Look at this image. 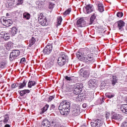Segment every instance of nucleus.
<instances>
[{"instance_id": "44", "label": "nucleus", "mask_w": 127, "mask_h": 127, "mask_svg": "<svg viewBox=\"0 0 127 127\" xmlns=\"http://www.w3.org/2000/svg\"><path fill=\"white\" fill-rule=\"evenodd\" d=\"M16 87H18V83H14L11 85V88H16Z\"/></svg>"}, {"instance_id": "51", "label": "nucleus", "mask_w": 127, "mask_h": 127, "mask_svg": "<svg viewBox=\"0 0 127 127\" xmlns=\"http://www.w3.org/2000/svg\"><path fill=\"white\" fill-rule=\"evenodd\" d=\"M36 41V40H35V39H34V37H32V45H33V44H34V43H35Z\"/></svg>"}, {"instance_id": "2", "label": "nucleus", "mask_w": 127, "mask_h": 127, "mask_svg": "<svg viewBox=\"0 0 127 127\" xmlns=\"http://www.w3.org/2000/svg\"><path fill=\"white\" fill-rule=\"evenodd\" d=\"M71 109V104L66 101L62 102L59 107V110L62 116H66Z\"/></svg>"}, {"instance_id": "39", "label": "nucleus", "mask_w": 127, "mask_h": 127, "mask_svg": "<svg viewBox=\"0 0 127 127\" xmlns=\"http://www.w3.org/2000/svg\"><path fill=\"white\" fill-rule=\"evenodd\" d=\"M8 3L10 4V5H12L14 3L15 0H8Z\"/></svg>"}, {"instance_id": "63", "label": "nucleus", "mask_w": 127, "mask_h": 127, "mask_svg": "<svg viewBox=\"0 0 127 127\" xmlns=\"http://www.w3.org/2000/svg\"><path fill=\"white\" fill-rule=\"evenodd\" d=\"M82 127H85V126H82Z\"/></svg>"}, {"instance_id": "33", "label": "nucleus", "mask_w": 127, "mask_h": 127, "mask_svg": "<svg viewBox=\"0 0 127 127\" xmlns=\"http://www.w3.org/2000/svg\"><path fill=\"white\" fill-rule=\"evenodd\" d=\"M65 79L68 83H70V82H72L73 81V79H72L71 77H68V76H66L65 77Z\"/></svg>"}, {"instance_id": "27", "label": "nucleus", "mask_w": 127, "mask_h": 127, "mask_svg": "<svg viewBox=\"0 0 127 127\" xmlns=\"http://www.w3.org/2000/svg\"><path fill=\"white\" fill-rule=\"evenodd\" d=\"M7 63L6 62H1L0 63V68H1L2 69H3V68H5V67L6 66Z\"/></svg>"}, {"instance_id": "32", "label": "nucleus", "mask_w": 127, "mask_h": 127, "mask_svg": "<svg viewBox=\"0 0 127 127\" xmlns=\"http://www.w3.org/2000/svg\"><path fill=\"white\" fill-rule=\"evenodd\" d=\"M10 38V36H9V34H7L6 33L5 36L4 37V40H5V41H7Z\"/></svg>"}, {"instance_id": "14", "label": "nucleus", "mask_w": 127, "mask_h": 127, "mask_svg": "<svg viewBox=\"0 0 127 127\" xmlns=\"http://www.w3.org/2000/svg\"><path fill=\"white\" fill-rule=\"evenodd\" d=\"M88 85L90 87H96L98 85V81L95 79H90L88 81Z\"/></svg>"}, {"instance_id": "55", "label": "nucleus", "mask_w": 127, "mask_h": 127, "mask_svg": "<svg viewBox=\"0 0 127 127\" xmlns=\"http://www.w3.org/2000/svg\"><path fill=\"white\" fill-rule=\"evenodd\" d=\"M54 127H63L60 126L59 125L55 124Z\"/></svg>"}, {"instance_id": "13", "label": "nucleus", "mask_w": 127, "mask_h": 127, "mask_svg": "<svg viewBox=\"0 0 127 127\" xmlns=\"http://www.w3.org/2000/svg\"><path fill=\"white\" fill-rule=\"evenodd\" d=\"M0 123H3L4 125L5 124H9V116L8 114H5L2 117V119L0 121Z\"/></svg>"}, {"instance_id": "52", "label": "nucleus", "mask_w": 127, "mask_h": 127, "mask_svg": "<svg viewBox=\"0 0 127 127\" xmlns=\"http://www.w3.org/2000/svg\"><path fill=\"white\" fill-rule=\"evenodd\" d=\"M82 107H83V108H84V109H86V108H87V104L84 103L82 105Z\"/></svg>"}, {"instance_id": "15", "label": "nucleus", "mask_w": 127, "mask_h": 127, "mask_svg": "<svg viewBox=\"0 0 127 127\" xmlns=\"http://www.w3.org/2000/svg\"><path fill=\"white\" fill-rule=\"evenodd\" d=\"M111 119L112 121H121L122 116L119 114L115 113L112 116Z\"/></svg>"}, {"instance_id": "10", "label": "nucleus", "mask_w": 127, "mask_h": 127, "mask_svg": "<svg viewBox=\"0 0 127 127\" xmlns=\"http://www.w3.org/2000/svg\"><path fill=\"white\" fill-rule=\"evenodd\" d=\"M53 47L52 45L49 44L44 49L43 52L44 54L49 55L52 52Z\"/></svg>"}, {"instance_id": "23", "label": "nucleus", "mask_w": 127, "mask_h": 127, "mask_svg": "<svg viewBox=\"0 0 127 127\" xmlns=\"http://www.w3.org/2000/svg\"><path fill=\"white\" fill-rule=\"evenodd\" d=\"M23 18H25V19H27L28 20L29 19H30V14H29L28 12H24L23 14Z\"/></svg>"}, {"instance_id": "31", "label": "nucleus", "mask_w": 127, "mask_h": 127, "mask_svg": "<svg viewBox=\"0 0 127 127\" xmlns=\"http://www.w3.org/2000/svg\"><path fill=\"white\" fill-rule=\"evenodd\" d=\"M53 64H54V62H53L52 61H51L47 63L46 65L48 66V68H50V67L53 66Z\"/></svg>"}, {"instance_id": "34", "label": "nucleus", "mask_w": 127, "mask_h": 127, "mask_svg": "<svg viewBox=\"0 0 127 127\" xmlns=\"http://www.w3.org/2000/svg\"><path fill=\"white\" fill-rule=\"evenodd\" d=\"M5 34H6V33L5 32H1L0 33V38H4V36H5Z\"/></svg>"}, {"instance_id": "25", "label": "nucleus", "mask_w": 127, "mask_h": 127, "mask_svg": "<svg viewBox=\"0 0 127 127\" xmlns=\"http://www.w3.org/2000/svg\"><path fill=\"white\" fill-rule=\"evenodd\" d=\"M26 86V82L24 80L22 83H18V89H22Z\"/></svg>"}, {"instance_id": "40", "label": "nucleus", "mask_w": 127, "mask_h": 127, "mask_svg": "<svg viewBox=\"0 0 127 127\" xmlns=\"http://www.w3.org/2000/svg\"><path fill=\"white\" fill-rule=\"evenodd\" d=\"M28 88H31L32 87V80H29L28 83Z\"/></svg>"}, {"instance_id": "35", "label": "nucleus", "mask_w": 127, "mask_h": 127, "mask_svg": "<svg viewBox=\"0 0 127 127\" xmlns=\"http://www.w3.org/2000/svg\"><path fill=\"white\" fill-rule=\"evenodd\" d=\"M13 45L12 44V42H8L7 44V47H8V48H12Z\"/></svg>"}, {"instance_id": "37", "label": "nucleus", "mask_w": 127, "mask_h": 127, "mask_svg": "<svg viewBox=\"0 0 127 127\" xmlns=\"http://www.w3.org/2000/svg\"><path fill=\"white\" fill-rule=\"evenodd\" d=\"M70 12H71V8H68L64 13V15H67V14H69Z\"/></svg>"}, {"instance_id": "20", "label": "nucleus", "mask_w": 127, "mask_h": 127, "mask_svg": "<svg viewBox=\"0 0 127 127\" xmlns=\"http://www.w3.org/2000/svg\"><path fill=\"white\" fill-rule=\"evenodd\" d=\"M39 22L42 26H47V25H48V20H47V19L43 21H40V22Z\"/></svg>"}, {"instance_id": "21", "label": "nucleus", "mask_w": 127, "mask_h": 127, "mask_svg": "<svg viewBox=\"0 0 127 127\" xmlns=\"http://www.w3.org/2000/svg\"><path fill=\"white\" fill-rule=\"evenodd\" d=\"M38 19L39 22H40V21H42L46 19V17H45V16H44V15H43V14L41 13L39 15V16L38 18Z\"/></svg>"}, {"instance_id": "8", "label": "nucleus", "mask_w": 127, "mask_h": 127, "mask_svg": "<svg viewBox=\"0 0 127 127\" xmlns=\"http://www.w3.org/2000/svg\"><path fill=\"white\" fill-rule=\"evenodd\" d=\"M91 125L92 127H101L105 126L104 121L100 119H97L94 122L91 123Z\"/></svg>"}, {"instance_id": "28", "label": "nucleus", "mask_w": 127, "mask_h": 127, "mask_svg": "<svg viewBox=\"0 0 127 127\" xmlns=\"http://www.w3.org/2000/svg\"><path fill=\"white\" fill-rule=\"evenodd\" d=\"M12 35L14 36L17 33V29L16 28L13 27L11 30Z\"/></svg>"}, {"instance_id": "38", "label": "nucleus", "mask_w": 127, "mask_h": 127, "mask_svg": "<svg viewBox=\"0 0 127 127\" xmlns=\"http://www.w3.org/2000/svg\"><path fill=\"white\" fill-rule=\"evenodd\" d=\"M117 16L119 18L123 17L124 16V13L122 12H118L117 14Z\"/></svg>"}, {"instance_id": "60", "label": "nucleus", "mask_w": 127, "mask_h": 127, "mask_svg": "<svg viewBox=\"0 0 127 127\" xmlns=\"http://www.w3.org/2000/svg\"><path fill=\"white\" fill-rule=\"evenodd\" d=\"M101 103H104V98H102Z\"/></svg>"}, {"instance_id": "42", "label": "nucleus", "mask_w": 127, "mask_h": 127, "mask_svg": "<svg viewBox=\"0 0 127 127\" xmlns=\"http://www.w3.org/2000/svg\"><path fill=\"white\" fill-rule=\"evenodd\" d=\"M55 109V105L52 104L51 106V108H50V111L51 112H53V111H54V109Z\"/></svg>"}, {"instance_id": "50", "label": "nucleus", "mask_w": 127, "mask_h": 127, "mask_svg": "<svg viewBox=\"0 0 127 127\" xmlns=\"http://www.w3.org/2000/svg\"><path fill=\"white\" fill-rule=\"evenodd\" d=\"M36 31H37L39 34H40V33H41V29H37L36 30Z\"/></svg>"}, {"instance_id": "12", "label": "nucleus", "mask_w": 127, "mask_h": 127, "mask_svg": "<svg viewBox=\"0 0 127 127\" xmlns=\"http://www.w3.org/2000/svg\"><path fill=\"white\" fill-rule=\"evenodd\" d=\"M89 76H90V73L88 72V70L83 71L82 69L80 70V78H88Z\"/></svg>"}, {"instance_id": "46", "label": "nucleus", "mask_w": 127, "mask_h": 127, "mask_svg": "<svg viewBox=\"0 0 127 127\" xmlns=\"http://www.w3.org/2000/svg\"><path fill=\"white\" fill-rule=\"evenodd\" d=\"M122 127H127V122H124L122 124Z\"/></svg>"}, {"instance_id": "17", "label": "nucleus", "mask_w": 127, "mask_h": 127, "mask_svg": "<svg viewBox=\"0 0 127 127\" xmlns=\"http://www.w3.org/2000/svg\"><path fill=\"white\" fill-rule=\"evenodd\" d=\"M118 23V27L119 28V29L121 30L124 26H125V24H126V23L124 22L123 20H120L117 22Z\"/></svg>"}, {"instance_id": "41", "label": "nucleus", "mask_w": 127, "mask_h": 127, "mask_svg": "<svg viewBox=\"0 0 127 127\" xmlns=\"http://www.w3.org/2000/svg\"><path fill=\"white\" fill-rule=\"evenodd\" d=\"M106 96L109 99H112V98H114L115 96L114 95H109V94H106Z\"/></svg>"}, {"instance_id": "1", "label": "nucleus", "mask_w": 127, "mask_h": 127, "mask_svg": "<svg viewBox=\"0 0 127 127\" xmlns=\"http://www.w3.org/2000/svg\"><path fill=\"white\" fill-rule=\"evenodd\" d=\"M93 53H91V51L89 49L86 48L82 49L80 52L76 53V57L79 60L85 62L87 64H93L95 62V59L93 58Z\"/></svg>"}, {"instance_id": "26", "label": "nucleus", "mask_w": 127, "mask_h": 127, "mask_svg": "<svg viewBox=\"0 0 127 127\" xmlns=\"http://www.w3.org/2000/svg\"><path fill=\"white\" fill-rule=\"evenodd\" d=\"M48 108H49V105H46L45 106H44L43 108H42L41 111L42 112H41V114H44L47 110H48Z\"/></svg>"}, {"instance_id": "29", "label": "nucleus", "mask_w": 127, "mask_h": 127, "mask_svg": "<svg viewBox=\"0 0 127 127\" xmlns=\"http://www.w3.org/2000/svg\"><path fill=\"white\" fill-rule=\"evenodd\" d=\"M95 19H96V16H95V15H94L91 16V17H90V20L89 24L90 25H91V24H92L93 22H94V20H95Z\"/></svg>"}, {"instance_id": "64", "label": "nucleus", "mask_w": 127, "mask_h": 127, "mask_svg": "<svg viewBox=\"0 0 127 127\" xmlns=\"http://www.w3.org/2000/svg\"><path fill=\"white\" fill-rule=\"evenodd\" d=\"M92 52H94V51H92Z\"/></svg>"}, {"instance_id": "3", "label": "nucleus", "mask_w": 127, "mask_h": 127, "mask_svg": "<svg viewBox=\"0 0 127 127\" xmlns=\"http://www.w3.org/2000/svg\"><path fill=\"white\" fill-rule=\"evenodd\" d=\"M66 63H68V56L66 55H63L58 58V64L60 66H63Z\"/></svg>"}, {"instance_id": "45", "label": "nucleus", "mask_w": 127, "mask_h": 127, "mask_svg": "<svg viewBox=\"0 0 127 127\" xmlns=\"http://www.w3.org/2000/svg\"><path fill=\"white\" fill-rule=\"evenodd\" d=\"M105 117L107 120H109L110 118V113H107L106 114H105Z\"/></svg>"}, {"instance_id": "43", "label": "nucleus", "mask_w": 127, "mask_h": 127, "mask_svg": "<svg viewBox=\"0 0 127 127\" xmlns=\"http://www.w3.org/2000/svg\"><path fill=\"white\" fill-rule=\"evenodd\" d=\"M25 61H26L25 58H23L21 59L20 63L21 64H23V63H24V62H25Z\"/></svg>"}, {"instance_id": "62", "label": "nucleus", "mask_w": 127, "mask_h": 127, "mask_svg": "<svg viewBox=\"0 0 127 127\" xmlns=\"http://www.w3.org/2000/svg\"><path fill=\"white\" fill-rule=\"evenodd\" d=\"M52 1H54V0H51Z\"/></svg>"}, {"instance_id": "56", "label": "nucleus", "mask_w": 127, "mask_h": 127, "mask_svg": "<svg viewBox=\"0 0 127 127\" xmlns=\"http://www.w3.org/2000/svg\"><path fill=\"white\" fill-rule=\"evenodd\" d=\"M36 82L35 81H32V86H35Z\"/></svg>"}, {"instance_id": "5", "label": "nucleus", "mask_w": 127, "mask_h": 127, "mask_svg": "<svg viewBox=\"0 0 127 127\" xmlns=\"http://www.w3.org/2000/svg\"><path fill=\"white\" fill-rule=\"evenodd\" d=\"M0 20L1 24L7 27L12 24V21L11 19H7L5 17H2Z\"/></svg>"}, {"instance_id": "7", "label": "nucleus", "mask_w": 127, "mask_h": 127, "mask_svg": "<svg viewBox=\"0 0 127 127\" xmlns=\"http://www.w3.org/2000/svg\"><path fill=\"white\" fill-rule=\"evenodd\" d=\"M71 111L73 116H78L80 115V107L75 104H72L71 106Z\"/></svg>"}, {"instance_id": "9", "label": "nucleus", "mask_w": 127, "mask_h": 127, "mask_svg": "<svg viewBox=\"0 0 127 127\" xmlns=\"http://www.w3.org/2000/svg\"><path fill=\"white\" fill-rule=\"evenodd\" d=\"M83 10L85 11L87 14H89L94 11V6L92 4L86 5L85 7H84Z\"/></svg>"}, {"instance_id": "19", "label": "nucleus", "mask_w": 127, "mask_h": 127, "mask_svg": "<svg viewBox=\"0 0 127 127\" xmlns=\"http://www.w3.org/2000/svg\"><path fill=\"white\" fill-rule=\"evenodd\" d=\"M120 111L124 114L127 115V105H123L120 108Z\"/></svg>"}, {"instance_id": "54", "label": "nucleus", "mask_w": 127, "mask_h": 127, "mask_svg": "<svg viewBox=\"0 0 127 127\" xmlns=\"http://www.w3.org/2000/svg\"><path fill=\"white\" fill-rule=\"evenodd\" d=\"M54 124H55V122H54V121H53L51 122V126H55V125H54Z\"/></svg>"}, {"instance_id": "11", "label": "nucleus", "mask_w": 127, "mask_h": 127, "mask_svg": "<svg viewBox=\"0 0 127 127\" xmlns=\"http://www.w3.org/2000/svg\"><path fill=\"white\" fill-rule=\"evenodd\" d=\"M76 25L78 27H84L86 26V21L84 18H80L77 21Z\"/></svg>"}, {"instance_id": "6", "label": "nucleus", "mask_w": 127, "mask_h": 127, "mask_svg": "<svg viewBox=\"0 0 127 127\" xmlns=\"http://www.w3.org/2000/svg\"><path fill=\"white\" fill-rule=\"evenodd\" d=\"M84 88L83 84L82 83H77L75 86L73 87V93L75 95H79L80 93L82 91V90Z\"/></svg>"}, {"instance_id": "36", "label": "nucleus", "mask_w": 127, "mask_h": 127, "mask_svg": "<svg viewBox=\"0 0 127 127\" xmlns=\"http://www.w3.org/2000/svg\"><path fill=\"white\" fill-rule=\"evenodd\" d=\"M48 7L50 8V9H52V8L54 7V3H52V2H49Z\"/></svg>"}, {"instance_id": "48", "label": "nucleus", "mask_w": 127, "mask_h": 127, "mask_svg": "<svg viewBox=\"0 0 127 127\" xmlns=\"http://www.w3.org/2000/svg\"><path fill=\"white\" fill-rule=\"evenodd\" d=\"M54 98H55L54 96H50L49 97V101H50V102H51V101H52V100L54 99Z\"/></svg>"}, {"instance_id": "49", "label": "nucleus", "mask_w": 127, "mask_h": 127, "mask_svg": "<svg viewBox=\"0 0 127 127\" xmlns=\"http://www.w3.org/2000/svg\"><path fill=\"white\" fill-rule=\"evenodd\" d=\"M32 38H31V40L30 41V44L29 45V47H31L32 46Z\"/></svg>"}, {"instance_id": "24", "label": "nucleus", "mask_w": 127, "mask_h": 127, "mask_svg": "<svg viewBox=\"0 0 127 127\" xmlns=\"http://www.w3.org/2000/svg\"><path fill=\"white\" fill-rule=\"evenodd\" d=\"M98 11L99 12H103L104 11V6L103 5V4L99 3L98 4Z\"/></svg>"}, {"instance_id": "16", "label": "nucleus", "mask_w": 127, "mask_h": 127, "mask_svg": "<svg viewBox=\"0 0 127 127\" xmlns=\"http://www.w3.org/2000/svg\"><path fill=\"white\" fill-rule=\"evenodd\" d=\"M46 0H37L36 1V4L38 5V7H42L45 4Z\"/></svg>"}, {"instance_id": "57", "label": "nucleus", "mask_w": 127, "mask_h": 127, "mask_svg": "<svg viewBox=\"0 0 127 127\" xmlns=\"http://www.w3.org/2000/svg\"><path fill=\"white\" fill-rule=\"evenodd\" d=\"M0 127H3V123H2V122L0 123Z\"/></svg>"}, {"instance_id": "22", "label": "nucleus", "mask_w": 127, "mask_h": 127, "mask_svg": "<svg viewBox=\"0 0 127 127\" xmlns=\"http://www.w3.org/2000/svg\"><path fill=\"white\" fill-rule=\"evenodd\" d=\"M112 85L115 86L117 83H118V79H117V76H113L112 79H111Z\"/></svg>"}, {"instance_id": "47", "label": "nucleus", "mask_w": 127, "mask_h": 127, "mask_svg": "<svg viewBox=\"0 0 127 127\" xmlns=\"http://www.w3.org/2000/svg\"><path fill=\"white\" fill-rule=\"evenodd\" d=\"M17 4H22L23 3V0H17Z\"/></svg>"}, {"instance_id": "58", "label": "nucleus", "mask_w": 127, "mask_h": 127, "mask_svg": "<svg viewBox=\"0 0 127 127\" xmlns=\"http://www.w3.org/2000/svg\"><path fill=\"white\" fill-rule=\"evenodd\" d=\"M84 68L85 69H89V68H90V65H86Z\"/></svg>"}, {"instance_id": "30", "label": "nucleus", "mask_w": 127, "mask_h": 127, "mask_svg": "<svg viewBox=\"0 0 127 127\" xmlns=\"http://www.w3.org/2000/svg\"><path fill=\"white\" fill-rule=\"evenodd\" d=\"M62 17H58L57 18L58 24L57 26H59V25H61V22H62Z\"/></svg>"}, {"instance_id": "4", "label": "nucleus", "mask_w": 127, "mask_h": 127, "mask_svg": "<svg viewBox=\"0 0 127 127\" xmlns=\"http://www.w3.org/2000/svg\"><path fill=\"white\" fill-rule=\"evenodd\" d=\"M20 54V52L18 50H14L10 53L9 55V60L10 61H13L15 60L16 58L19 56Z\"/></svg>"}, {"instance_id": "61", "label": "nucleus", "mask_w": 127, "mask_h": 127, "mask_svg": "<svg viewBox=\"0 0 127 127\" xmlns=\"http://www.w3.org/2000/svg\"><path fill=\"white\" fill-rule=\"evenodd\" d=\"M92 49H95V47H93V48H92Z\"/></svg>"}, {"instance_id": "18", "label": "nucleus", "mask_w": 127, "mask_h": 127, "mask_svg": "<svg viewBox=\"0 0 127 127\" xmlns=\"http://www.w3.org/2000/svg\"><path fill=\"white\" fill-rule=\"evenodd\" d=\"M30 92V90L28 89H25L23 90L18 91V93H19L20 95L21 96H24L26 95V94H28Z\"/></svg>"}, {"instance_id": "53", "label": "nucleus", "mask_w": 127, "mask_h": 127, "mask_svg": "<svg viewBox=\"0 0 127 127\" xmlns=\"http://www.w3.org/2000/svg\"><path fill=\"white\" fill-rule=\"evenodd\" d=\"M4 127H10V125L8 124H5V125L4 126Z\"/></svg>"}, {"instance_id": "59", "label": "nucleus", "mask_w": 127, "mask_h": 127, "mask_svg": "<svg viewBox=\"0 0 127 127\" xmlns=\"http://www.w3.org/2000/svg\"><path fill=\"white\" fill-rule=\"evenodd\" d=\"M6 16L7 17H8V16H9V14L8 13H7L6 14Z\"/></svg>"}]
</instances>
